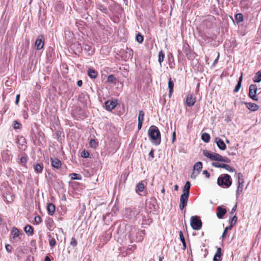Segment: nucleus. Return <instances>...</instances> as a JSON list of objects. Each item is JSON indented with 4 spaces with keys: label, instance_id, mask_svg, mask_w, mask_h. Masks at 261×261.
<instances>
[{
    "label": "nucleus",
    "instance_id": "obj_1",
    "mask_svg": "<svg viewBox=\"0 0 261 261\" xmlns=\"http://www.w3.org/2000/svg\"><path fill=\"white\" fill-rule=\"evenodd\" d=\"M148 135L150 141L155 145H158L161 143V136L160 132L157 126L151 125L148 130Z\"/></svg>",
    "mask_w": 261,
    "mask_h": 261
},
{
    "label": "nucleus",
    "instance_id": "obj_2",
    "mask_svg": "<svg viewBox=\"0 0 261 261\" xmlns=\"http://www.w3.org/2000/svg\"><path fill=\"white\" fill-rule=\"evenodd\" d=\"M217 184L219 186L228 188L231 185V177L229 175L225 174L220 176L217 179Z\"/></svg>",
    "mask_w": 261,
    "mask_h": 261
},
{
    "label": "nucleus",
    "instance_id": "obj_3",
    "mask_svg": "<svg viewBox=\"0 0 261 261\" xmlns=\"http://www.w3.org/2000/svg\"><path fill=\"white\" fill-rule=\"evenodd\" d=\"M138 212L135 208H126L124 212L125 218L130 220L135 219Z\"/></svg>",
    "mask_w": 261,
    "mask_h": 261
},
{
    "label": "nucleus",
    "instance_id": "obj_4",
    "mask_svg": "<svg viewBox=\"0 0 261 261\" xmlns=\"http://www.w3.org/2000/svg\"><path fill=\"white\" fill-rule=\"evenodd\" d=\"M191 226L194 230H199L202 227V222L197 216H192L191 218Z\"/></svg>",
    "mask_w": 261,
    "mask_h": 261
},
{
    "label": "nucleus",
    "instance_id": "obj_5",
    "mask_svg": "<svg viewBox=\"0 0 261 261\" xmlns=\"http://www.w3.org/2000/svg\"><path fill=\"white\" fill-rule=\"evenodd\" d=\"M202 152L204 156L208 158L211 160L220 162L221 155L219 154L212 152L207 150H203Z\"/></svg>",
    "mask_w": 261,
    "mask_h": 261
},
{
    "label": "nucleus",
    "instance_id": "obj_6",
    "mask_svg": "<svg viewBox=\"0 0 261 261\" xmlns=\"http://www.w3.org/2000/svg\"><path fill=\"white\" fill-rule=\"evenodd\" d=\"M146 208L150 212H153L156 211L157 208L156 201L155 198H151L147 200L146 202Z\"/></svg>",
    "mask_w": 261,
    "mask_h": 261
},
{
    "label": "nucleus",
    "instance_id": "obj_7",
    "mask_svg": "<svg viewBox=\"0 0 261 261\" xmlns=\"http://www.w3.org/2000/svg\"><path fill=\"white\" fill-rule=\"evenodd\" d=\"M257 90V86L255 84H251L249 86V96L255 101L258 100V97L256 95Z\"/></svg>",
    "mask_w": 261,
    "mask_h": 261
},
{
    "label": "nucleus",
    "instance_id": "obj_8",
    "mask_svg": "<svg viewBox=\"0 0 261 261\" xmlns=\"http://www.w3.org/2000/svg\"><path fill=\"white\" fill-rule=\"evenodd\" d=\"M128 237L131 241H135V236L137 232V228L135 226H128Z\"/></svg>",
    "mask_w": 261,
    "mask_h": 261
},
{
    "label": "nucleus",
    "instance_id": "obj_9",
    "mask_svg": "<svg viewBox=\"0 0 261 261\" xmlns=\"http://www.w3.org/2000/svg\"><path fill=\"white\" fill-rule=\"evenodd\" d=\"M189 195L182 194L180 197L179 208L182 210L184 207L187 205V202L189 198Z\"/></svg>",
    "mask_w": 261,
    "mask_h": 261
},
{
    "label": "nucleus",
    "instance_id": "obj_10",
    "mask_svg": "<svg viewBox=\"0 0 261 261\" xmlns=\"http://www.w3.org/2000/svg\"><path fill=\"white\" fill-rule=\"evenodd\" d=\"M212 166L216 168H222L225 169L229 172H233L234 169L231 167L229 165L225 164H221L218 162H213L212 163Z\"/></svg>",
    "mask_w": 261,
    "mask_h": 261
},
{
    "label": "nucleus",
    "instance_id": "obj_11",
    "mask_svg": "<svg viewBox=\"0 0 261 261\" xmlns=\"http://www.w3.org/2000/svg\"><path fill=\"white\" fill-rule=\"evenodd\" d=\"M20 234V231L16 227H13L10 234V238L11 242H15L17 238H18Z\"/></svg>",
    "mask_w": 261,
    "mask_h": 261
},
{
    "label": "nucleus",
    "instance_id": "obj_12",
    "mask_svg": "<svg viewBox=\"0 0 261 261\" xmlns=\"http://www.w3.org/2000/svg\"><path fill=\"white\" fill-rule=\"evenodd\" d=\"M43 36H39L38 38L36 40L35 43V47L37 50L42 49L44 46V42L43 41Z\"/></svg>",
    "mask_w": 261,
    "mask_h": 261
},
{
    "label": "nucleus",
    "instance_id": "obj_13",
    "mask_svg": "<svg viewBox=\"0 0 261 261\" xmlns=\"http://www.w3.org/2000/svg\"><path fill=\"white\" fill-rule=\"evenodd\" d=\"M196 102V98L192 94H188L186 98V104L188 107H192Z\"/></svg>",
    "mask_w": 261,
    "mask_h": 261
},
{
    "label": "nucleus",
    "instance_id": "obj_14",
    "mask_svg": "<svg viewBox=\"0 0 261 261\" xmlns=\"http://www.w3.org/2000/svg\"><path fill=\"white\" fill-rule=\"evenodd\" d=\"M2 158L5 162L8 163L11 160V155L9 151L4 150L2 153Z\"/></svg>",
    "mask_w": 261,
    "mask_h": 261
},
{
    "label": "nucleus",
    "instance_id": "obj_15",
    "mask_svg": "<svg viewBox=\"0 0 261 261\" xmlns=\"http://www.w3.org/2000/svg\"><path fill=\"white\" fill-rule=\"evenodd\" d=\"M116 101L108 100L105 102L106 109L108 111H111L116 107Z\"/></svg>",
    "mask_w": 261,
    "mask_h": 261
},
{
    "label": "nucleus",
    "instance_id": "obj_16",
    "mask_svg": "<svg viewBox=\"0 0 261 261\" xmlns=\"http://www.w3.org/2000/svg\"><path fill=\"white\" fill-rule=\"evenodd\" d=\"M217 216L219 219H222L226 213V210L222 208L221 206H218L217 208Z\"/></svg>",
    "mask_w": 261,
    "mask_h": 261
},
{
    "label": "nucleus",
    "instance_id": "obj_17",
    "mask_svg": "<svg viewBox=\"0 0 261 261\" xmlns=\"http://www.w3.org/2000/svg\"><path fill=\"white\" fill-rule=\"evenodd\" d=\"M215 142L217 143V146L220 149L224 150L226 149V145L221 139L219 138H216L215 139Z\"/></svg>",
    "mask_w": 261,
    "mask_h": 261
},
{
    "label": "nucleus",
    "instance_id": "obj_18",
    "mask_svg": "<svg viewBox=\"0 0 261 261\" xmlns=\"http://www.w3.org/2000/svg\"><path fill=\"white\" fill-rule=\"evenodd\" d=\"M145 230H138L137 232L135 237L136 242H141L144 237Z\"/></svg>",
    "mask_w": 261,
    "mask_h": 261
},
{
    "label": "nucleus",
    "instance_id": "obj_19",
    "mask_svg": "<svg viewBox=\"0 0 261 261\" xmlns=\"http://www.w3.org/2000/svg\"><path fill=\"white\" fill-rule=\"evenodd\" d=\"M51 165L53 167L59 169L61 168L62 163L60 160L57 158L51 159Z\"/></svg>",
    "mask_w": 261,
    "mask_h": 261
},
{
    "label": "nucleus",
    "instance_id": "obj_20",
    "mask_svg": "<svg viewBox=\"0 0 261 261\" xmlns=\"http://www.w3.org/2000/svg\"><path fill=\"white\" fill-rule=\"evenodd\" d=\"M246 107L250 111H256L258 110L259 107L255 103L251 102H245Z\"/></svg>",
    "mask_w": 261,
    "mask_h": 261
},
{
    "label": "nucleus",
    "instance_id": "obj_21",
    "mask_svg": "<svg viewBox=\"0 0 261 261\" xmlns=\"http://www.w3.org/2000/svg\"><path fill=\"white\" fill-rule=\"evenodd\" d=\"M24 231L28 236H32L34 234V228L30 225H27L24 228Z\"/></svg>",
    "mask_w": 261,
    "mask_h": 261
},
{
    "label": "nucleus",
    "instance_id": "obj_22",
    "mask_svg": "<svg viewBox=\"0 0 261 261\" xmlns=\"http://www.w3.org/2000/svg\"><path fill=\"white\" fill-rule=\"evenodd\" d=\"M88 74L92 79H95L97 75V72L93 69L90 68L88 71Z\"/></svg>",
    "mask_w": 261,
    "mask_h": 261
},
{
    "label": "nucleus",
    "instance_id": "obj_23",
    "mask_svg": "<svg viewBox=\"0 0 261 261\" xmlns=\"http://www.w3.org/2000/svg\"><path fill=\"white\" fill-rule=\"evenodd\" d=\"M194 171H197V174H199L202 168V163L201 162H197L193 167Z\"/></svg>",
    "mask_w": 261,
    "mask_h": 261
},
{
    "label": "nucleus",
    "instance_id": "obj_24",
    "mask_svg": "<svg viewBox=\"0 0 261 261\" xmlns=\"http://www.w3.org/2000/svg\"><path fill=\"white\" fill-rule=\"evenodd\" d=\"M191 184L189 181H187L183 189V193L189 195Z\"/></svg>",
    "mask_w": 261,
    "mask_h": 261
},
{
    "label": "nucleus",
    "instance_id": "obj_25",
    "mask_svg": "<svg viewBox=\"0 0 261 261\" xmlns=\"http://www.w3.org/2000/svg\"><path fill=\"white\" fill-rule=\"evenodd\" d=\"M221 249L217 248V251L214 255L213 260L214 261H219L221 259Z\"/></svg>",
    "mask_w": 261,
    "mask_h": 261
},
{
    "label": "nucleus",
    "instance_id": "obj_26",
    "mask_svg": "<svg viewBox=\"0 0 261 261\" xmlns=\"http://www.w3.org/2000/svg\"><path fill=\"white\" fill-rule=\"evenodd\" d=\"M173 87H174V83L172 81L171 78L170 77L169 79V81H168V88L169 89V97H170L172 94V92L173 91Z\"/></svg>",
    "mask_w": 261,
    "mask_h": 261
},
{
    "label": "nucleus",
    "instance_id": "obj_27",
    "mask_svg": "<svg viewBox=\"0 0 261 261\" xmlns=\"http://www.w3.org/2000/svg\"><path fill=\"white\" fill-rule=\"evenodd\" d=\"M242 80H243V76H242V74H241V76L239 77V80L237 83V84L236 85V86H235V88L233 90V92L236 93V92H238L240 88H241V84H242Z\"/></svg>",
    "mask_w": 261,
    "mask_h": 261
},
{
    "label": "nucleus",
    "instance_id": "obj_28",
    "mask_svg": "<svg viewBox=\"0 0 261 261\" xmlns=\"http://www.w3.org/2000/svg\"><path fill=\"white\" fill-rule=\"evenodd\" d=\"M253 81L255 83H259L261 81V70L256 72L253 78Z\"/></svg>",
    "mask_w": 261,
    "mask_h": 261
},
{
    "label": "nucleus",
    "instance_id": "obj_29",
    "mask_svg": "<svg viewBox=\"0 0 261 261\" xmlns=\"http://www.w3.org/2000/svg\"><path fill=\"white\" fill-rule=\"evenodd\" d=\"M47 210L48 212V213L50 215H53L55 211V205L52 203H49L47 205Z\"/></svg>",
    "mask_w": 261,
    "mask_h": 261
},
{
    "label": "nucleus",
    "instance_id": "obj_30",
    "mask_svg": "<svg viewBox=\"0 0 261 261\" xmlns=\"http://www.w3.org/2000/svg\"><path fill=\"white\" fill-rule=\"evenodd\" d=\"M201 139L205 143H207L210 140V135L206 133H204L201 135Z\"/></svg>",
    "mask_w": 261,
    "mask_h": 261
},
{
    "label": "nucleus",
    "instance_id": "obj_31",
    "mask_svg": "<svg viewBox=\"0 0 261 261\" xmlns=\"http://www.w3.org/2000/svg\"><path fill=\"white\" fill-rule=\"evenodd\" d=\"M144 184L142 182H139L137 186H136V191L137 192H142L143 191L144 189Z\"/></svg>",
    "mask_w": 261,
    "mask_h": 261
},
{
    "label": "nucleus",
    "instance_id": "obj_32",
    "mask_svg": "<svg viewBox=\"0 0 261 261\" xmlns=\"http://www.w3.org/2000/svg\"><path fill=\"white\" fill-rule=\"evenodd\" d=\"M48 237L49 238L48 242L49 246L51 248H53L56 245V241L54 238L51 237V235L50 234L48 235Z\"/></svg>",
    "mask_w": 261,
    "mask_h": 261
},
{
    "label": "nucleus",
    "instance_id": "obj_33",
    "mask_svg": "<svg viewBox=\"0 0 261 261\" xmlns=\"http://www.w3.org/2000/svg\"><path fill=\"white\" fill-rule=\"evenodd\" d=\"M27 162L28 156L26 154H24L20 158L19 163L21 164L22 166H25Z\"/></svg>",
    "mask_w": 261,
    "mask_h": 261
},
{
    "label": "nucleus",
    "instance_id": "obj_34",
    "mask_svg": "<svg viewBox=\"0 0 261 261\" xmlns=\"http://www.w3.org/2000/svg\"><path fill=\"white\" fill-rule=\"evenodd\" d=\"M35 171L37 173H41L43 170V167L40 164H36L34 167Z\"/></svg>",
    "mask_w": 261,
    "mask_h": 261
},
{
    "label": "nucleus",
    "instance_id": "obj_35",
    "mask_svg": "<svg viewBox=\"0 0 261 261\" xmlns=\"http://www.w3.org/2000/svg\"><path fill=\"white\" fill-rule=\"evenodd\" d=\"M244 185H238L236 191V197L238 198L243 191Z\"/></svg>",
    "mask_w": 261,
    "mask_h": 261
},
{
    "label": "nucleus",
    "instance_id": "obj_36",
    "mask_svg": "<svg viewBox=\"0 0 261 261\" xmlns=\"http://www.w3.org/2000/svg\"><path fill=\"white\" fill-rule=\"evenodd\" d=\"M238 185H244V180L243 175L241 173L238 174Z\"/></svg>",
    "mask_w": 261,
    "mask_h": 261
},
{
    "label": "nucleus",
    "instance_id": "obj_37",
    "mask_svg": "<svg viewBox=\"0 0 261 261\" xmlns=\"http://www.w3.org/2000/svg\"><path fill=\"white\" fill-rule=\"evenodd\" d=\"M179 238H180V241L183 245L184 249H185L186 248V241H185L184 237L183 236L182 232L181 231H179Z\"/></svg>",
    "mask_w": 261,
    "mask_h": 261
},
{
    "label": "nucleus",
    "instance_id": "obj_38",
    "mask_svg": "<svg viewBox=\"0 0 261 261\" xmlns=\"http://www.w3.org/2000/svg\"><path fill=\"white\" fill-rule=\"evenodd\" d=\"M144 113L142 110H140L139 111V115H138V121L141 122H143L144 121Z\"/></svg>",
    "mask_w": 261,
    "mask_h": 261
},
{
    "label": "nucleus",
    "instance_id": "obj_39",
    "mask_svg": "<svg viewBox=\"0 0 261 261\" xmlns=\"http://www.w3.org/2000/svg\"><path fill=\"white\" fill-rule=\"evenodd\" d=\"M85 49L89 53V55L93 54V53H94V50L92 49L91 45H90L85 44Z\"/></svg>",
    "mask_w": 261,
    "mask_h": 261
},
{
    "label": "nucleus",
    "instance_id": "obj_40",
    "mask_svg": "<svg viewBox=\"0 0 261 261\" xmlns=\"http://www.w3.org/2000/svg\"><path fill=\"white\" fill-rule=\"evenodd\" d=\"M46 224L48 228L51 230L53 227V221L51 219H48L46 222Z\"/></svg>",
    "mask_w": 261,
    "mask_h": 261
},
{
    "label": "nucleus",
    "instance_id": "obj_41",
    "mask_svg": "<svg viewBox=\"0 0 261 261\" xmlns=\"http://www.w3.org/2000/svg\"><path fill=\"white\" fill-rule=\"evenodd\" d=\"M72 179L80 180L81 179V175L76 173H72L70 174Z\"/></svg>",
    "mask_w": 261,
    "mask_h": 261
},
{
    "label": "nucleus",
    "instance_id": "obj_42",
    "mask_svg": "<svg viewBox=\"0 0 261 261\" xmlns=\"http://www.w3.org/2000/svg\"><path fill=\"white\" fill-rule=\"evenodd\" d=\"M165 57V55L163 51H160L159 52V62L160 63V65H161V63L164 61V59Z\"/></svg>",
    "mask_w": 261,
    "mask_h": 261
},
{
    "label": "nucleus",
    "instance_id": "obj_43",
    "mask_svg": "<svg viewBox=\"0 0 261 261\" xmlns=\"http://www.w3.org/2000/svg\"><path fill=\"white\" fill-rule=\"evenodd\" d=\"M231 229H232V225H229V226H227L225 228L224 231V232H223V233L222 234V236L223 239H224V238L226 237L227 233V231L228 230H231Z\"/></svg>",
    "mask_w": 261,
    "mask_h": 261
},
{
    "label": "nucleus",
    "instance_id": "obj_44",
    "mask_svg": "<svg viewBox=\"0 0 261 261\" xmlns=\"http://www.w3.org/2000/svg\"><path fill=\"white\" fill-rule=\"evenodd\" d=\"M97 8L99 10H100L101 12H102L103 13H106L107 12V9L105 7L102 6V5H100V4L97 5Z\"/></svg>",
    "mask_w": 261,
    "mask_h": 261
},
{
    "label": "nucleus",
    "instance_id": "obj_45",
    "mask_svg": "<svg viewBox=\"0 0 261 261\" xmlns=\"http://www.w3.org/2000/svg\"><path fill=\"white\" fill-rule=\"evenodd\" d=\"M235 19L239 22H242L243 20V15L241 13H238L235 15Z\"/></svg>",
    "mask_w": 261,
    "mask_h": 261
},
{
    "label": "nucleus",
    "instance_id": "obj_46",
    "mask_svg": "<svg viewBox=\"0 0 261 261\" xmlns=\"http://www.w3.org/2000/svg\"><path fill=\"white\" fill-rule=\"evenodd\" d=\"M237 221V217L236 216H234L233 217L231 218V219L229 220V225H232V228L235 224L236 222Z\"/></svg>",
    "mask_w": 261,
    "mask_h": 261
},
{
    "label": "nucleus",
    "instance_id": "obj_47",
    "mask_svg": "<svg viewBox=\"0 0 261 261\" xmlns=\"http://www.w3.org/2000/svg\"><path fill=\"white\" fill-rule=\"evenodd\" d=\"M89 145L91 147L95 148L97 146V143L94 139H91L90 141Z\"/></svg>",
    "mask_w": 261,
    "mask_h": 261
},
{
    "label": "nucleus",
    "instance_id": "obj_48",
    "mask_svg": "<svg viewBox=\"0 0 261 261\" xmlns=\"http://www.w3.org/2000/svg\"><path fill=\"white\" fill-rule=\"evenodd\" d=\"M136 40L139 43H142L143 42V36L139 34H137V36H136Z\"/></svg>",
    "mask_w": 261,
    "mask_h": 261
},
{
    "label": "nucleus",
    "instance_id": "obj_49",
    "mask_svg": "<svg viewBox=\"0 0 261 261\" xmlns=\"http://www.w3.org/2000/svg\"><path fill=\"white\" fill-rule=\"evenodd\" d=\"M220 162L229 163H230V160L227 157H223L221 155Z\"/></svg>",
    "mask_w": 261,
    "mask_h": 261
},
{
    "label": "nucleus",
    "instance_id": "obj_50",
    "mask_svg": "<svg viewBox=\"0 0 261 261\" xmlns=\"http://www.w3.org/2000/svg\"><path fill=\"white\" fill-rule=\"evenodd\" d=\"M126 53L128 58H132L133 57V52L132 49L127 48Z\"/></svg>",
    "mask_w": 261,
    "mask_h": 261
},
{
    "label": "nucleus",
    "instance_id": "obj_51",
    "mask_svg": "<svg viewBox=\"0 0 261 261\" xmlns=\"http://www.w3.org/2000/svg\"><path fill=\"white\" fill-rule=\"evenodd\" d=\"M20 126H21V124L19 123L18 121H14L13 127L14 129H19V128H20Z\"/></svg>",
    "mask_w": 261,
    "mask_h": 261
},
{
    "label": "nucleus",
    "instance_id": "obj_52",
    "mask_svg": "<svg viewBox=\"0 0 261 261\" xmlns=\"http://www.w3.org/2000/svg\"><path fill=\"white\" fill-rule=\"evenodd\" d=\"M34 220L37 224H39L42 221L41 218L39 216H36L34 218Z\"/></svg>",
    "mask_w": 261,
    "mask_h": 261
},
{
    "label": "nucleus",
    "instance_id": "obj_53",
    "mask_svg": "<svg viewBox=\"0 0 261 261\" xmlns=\"http://www.w3.org/2000/svg\"><path fill=\"white\" fill-rule=\"evenodd\" d=\"M115 80V77L113 75H109L108 76V81L109 82L113 83Z\"/></svg>",
    "mask_w": 261,
    "mask_h": 261
},
{
    "label": "nucleus",
    "instance_id": "obj_54",
    "mask_svg": "<svg viewBox=\"0 0 261 261\" xmlns=\"http://www.w3.org/2000/svg\"><path fill=\"white\" fill-rule=\"evenodd\" d=\"M70 245L73 247H75L77 245V241L75 238H72L70 242Z\"/></svg>",
    "mask_w": 261,
    "mask_h": 261
},
{
    "label": "nucleus",
    "instance_id": "obj_55",
    "mask_svg": "<svg viewBox=\"0 0 261 261\" xmlns=\"http://www.w3.org/2000/svg\"><path fill=\"white\" fill-rule=\"evenodd\" d=\"M5 247H6V249L7 250V251L8 252L11 253L12 252L13 248L11 245H10L9 244H7L6 245Z\"/></svg>",
    "mask_w": 261,
    "mask_h": 261
},
{
    "label": "nucleus",
    "instance_id": "obj_56",
    "mask_svg": "<svg viewBox=\"0 0 261 261\" xmlns=\"http://www.w3.org/2000/svg\"><path fill=\"white\" fill-rule=\"evenodd\" d=\"M149 156L151 159H149V160L151 161L154 158V150L151 149L149 153Z\"/></svg>",
    "mask_w": 261,
    "mask_h": 261
},
{
    "label": "nucleus",
    "instance_id": "obj_57",
    "mask_svg": "<svg viewBox=\"0 0 261 261\" xmlns=\"http://www.w3.org/2000/svg\"><path fill=\"white\" fill-rule=\"evenodd\" d=\"M89 153L87 151H84L82 152V156L83 158H87L88 157Z\"/></svg>",
    "mask_w": 261,
    "mask_h": 261
},
{
    "label": "nucleus",
    "instance_id": "obj_58",
    "mask_svg": "<svg viewBox=\"0 0 261 261\" xmlns=\"http://www.w3.org/2000/svg\"><path fill=\"white\" fill-rule=\"evenodd\" d=\"M19 98H20V94H17L16 95V100H15V103L16 105H18V103H19Z\"/></svg>",
    "mask_w": 261,
    "mask_h": 261
},
{
    "label": "nucleus",
    "instance_id": "obj_59",
    "mask_svg": "<svg viewBox=\"0 0 261 261\" xmlns=\"http://www.w3.org/2000/svg\"><path fill=\"white\" fill-rule=\"evenodd\" d=\"M203 174L205 175V176L207 177V178H208L210 176V173L207 172V170H204L203 171Z\"/></svg>",
    "mask_w": 261,
    "mask_h": 261
},
{
    "label": "nucleus",
    "instance_id": "obj_60",
    "mask_svg": "<svg viewBox=\"0 0 261 261\" xmlns=\"http://www.w3.org/2000/svg\"><path fill=\"white\" fill-rule=\"evenodd\" d=\"M23 117L25 119H28V113L26 111H24L23 112Z\"/></svg>",
    "mask_w": 261,
    "mask_h": 261
},
{
    "label": "nucleus",
    "instance_id": "obj_61",
    "mask_svg": "<svg viewBox=\"0 0 261 261\" xmlns=\"http://www.w3.org/2000/svg\"><path fill=\"white\" fill-rule=\"evenodd\" d=\"M142 124H143V122L138 121V130L141 129V128H142Z\"/></svg>",
    "mask_w": 261,
    "mask_h": 261
},
{
    "label": "nucleus",
    "instance_id": "obj_62",
    "mask_svg": "<svg viewBox=\"0 0 261 261\" xmlns=\"http://www.w3.org/2000/svg\"><path fill=\"white\" fill-rule=\"evenodd\" d=\"M82 84H83V82L82 80H79L77 82V85L79 86V87H81L82 86Z\"/></svg>",
    "mask_w": 261,
    "mask_h": 261
},
{
    "label": "nucleus",
    "instance_id": "obj_63",
    "mask_svg": "<svg viewBox=\"0 0 261 261\" xmlns=\"http://www.w3.org/2000/svg\"><path fill=\"white\" fill-rule=\"evenodd\" d=\"M236 209H237V205L236 204L232 207L231 211V214H232L233 212H234L236 211Z\"/></svg>",
    "mask_w": 261,
    "mask_h": 261
},
{
    "label": "nucleus",
    "instance_id": "obj_64",
    "mask_svg": "<svg viewBox=\"0 0 261 261\" xmlns=\"http://www.w3.org/2000/svg\"><path fill=\"white\" fill-rule=\"evenodd\" d=\"M176 138V134L175 132H174L172 134V141L174 142Z\"/></svg>",
    "mask_w": 261,
    "mask_h": 261
}]
</instances>
